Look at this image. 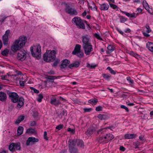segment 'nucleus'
Segmentation results:
<instances>
[{
	"instance_id": "nucleus-47",
	"label": "nucleus",
	"mask_w": 153,
	"mask_h": 153,
	"mask_svg": "<svg viewBox=\"0 0 153 153\" xmlns=\"http://www.w3.org/2000/svg\"><path fill=\"white\" fill-rule=\"evenodd\" d=\"M94 36L96 38L98 39L101 40H102V38L97 33H95L94 34Z\"/></svg>"
},
{
	"instance_id": "nucleus-24",
	"label": "nucleus",
	"mask_w": 153,
	"mask_h": 153,
	"mask_svg": "<svg viewBox=\"0 0 153 153\" xmlns=\"http://www.w3.org/2000/svg\"><path fill=\"white\" fill-rule=\"evenodd\" d=\"M98 102V99L95 98H92L88 101V102L93 106L95 105Z\"/></svg>"
},
{
	"instance_id": "nucleus-64",
	"label": "nucleus",
	"mask_w": 153,
	"mask_h": 153,
	"mask_svg": "<svg viewBox=\"0 0 153 153\" xmlns=\"http://www.w3.org/2000/svg\"><path fill=\"white\" fill-rule=\"evenodd\" d=\"M117 31L121 34L123 35L124 34V32L122 31L121 30L119 29L118 28H117Z\"/></svg>"
},
{
	"instance_id": "nucleus-12",
	"label": "nucleus",
	"mask_w": 153,
	"mask_h": 153,
	"mask_svg": "<svg viewBox=\"0 0 153 153\" xmlns=\"http://www.w3.org/2000/svg\"><path fill=\"white\" fill-rule=\"evenodd\" d=\"M10 33V30H8L5 31V34L3 36L2 39L4 45L7 46L8 44V37Z\"/></svg>"
},
{
	"instance_id": "nucleus-30",
	"label": "nucleus",
	"mask_w": 153,
	"mask_h": 153,
	"mask_svg": "<svg viewBox=\"0 0 153 153\" xmlns=\"http://www.w3.org/2000/svg\"><path fill=\"white\" fill-rule=\"evenodd\" d=\"M25 119L24 116H19L18 119L16 120L15 123L16 124H19L21 122L23 121Z\"/></svg>"
},
{
	"instance_id": "nucleus-4",
	"label": "nucleus",
	"mask_w": 153,
	"mask_h": 153,
	"mask_svg": "<svg viewBox=\"0 0 153 153\" xmlns=\"http://www.w3.org/2000/svg\"><path fill=\"white\" fill-rule=\"evenodd\" d=\"M56 54V52L54 50L48 51L44 55V60L47 62H53L55 59Z\"/></svg>"
},
{
	"instance_id": "nucleus-28",
	"label": "nucleus",
	"mask_w": 153,
	"mask_h": 153,
	"mask_svg": "<svg viewBox=\"0 0 153 153\" xmlns=\"http://www.w3.org/2000/svg\"><path fill=\"white\" fill-rule=\"evenodd\" d=\"M146 47L148 49L151 51L153 52V43L148 42L146 44Z\"/></svg>"
},
{
	"instance_id": "nucleus-56",
	"label": "nucleus",
	"mask_w": 153,
	"mask_h": 153,
	"mask_svg": "<svg viewBox=\"0 0 153 153\" xmlns=\"http://www.w3.org/2000/svg\"><path fill=\"white\" fill-rule=\"evenodd\" d=\"M7 17L5 16H1V18L0 19V22H2L4 21V20L7 18Z\"/></svg>"
},
{
	"instance_id": "nucleus-8",
	"label": "nucleus",
	"mask_w": 153,
	"mask_h": 153,
	"mask_svg": "<svg viewBox=\"0 0 153 153\" xmlns=\"http://www.w3.org/2000/svg\"><path fill=\"white\" fill-rule=\"evenodd\" d=\"M20 149V145L19 143H12L9 146V150L13 152H15L16 150H19Z\"/></svg>"
},
{
	"instance_id": "nucleus-41",
	"label": "nucleus",
	"mask_w": 153,
	"mask_h": 153,
	"mask_svg": "<svg viewBox=\"0 0 153 153\" xmlns=\"http://www.w3.org/2000/svg\"><path fill=\"white\" fill-rule=\"evenodd\" d=\"M43 98V94H40L38 95V97L37 98V101L39 102H41L42 101V99Z\"/></svg>"
},
{
	"instance_id": "nucleus-37",
	"label": "nucleus",
	"mask_w": 153,
	"mask_h": 153,
	"mask_svg": "<svg viewBox=\"0 0 153 153\" xmlns=\"http://www.w3.org/2000/svg\"><path fill=\"white\" fill-rule=\"evenodd\" d=\"M129 54L131 56L135 57L136 58H137L140 57V56L139 55L132 51H130L129 52Z\"/></svg>"
},
{
	"instance_id": "nucleus-51",
	"label": "nucleus",
	"mask_w": 153,
	"mask_h": 153,
	"mask_svg": "<svg viewBox=\"0 0 153 153\" xmlns=\"http://www.w3.org/2000/svg\"><path fill=\"white\" fill-rule=\"evenodd\" d=\"M133 145L135 148H137L140 145V144L138 142H134L133 143Z\"/></svg>"
},
{
	"instance_id": "nucleus-62",
	"label": "nucleus",
	"mask_w": 153,
	"mask_h": 153,
	"mask_svg": "<svg viewBox=\"0 0 153 153\" xmlns=\"http://www.w3.org/2000/svg\"><path fill=\"white\" fill-rule=\"evenodd\" d=\"M131 30L130 29L127 28L125 29L124 31L126 33H129L131 32Z\"/></svg>"
},
{
	"instance_id": "nucleus-32",
	"label": "nucleus",
	"mask_w": 153,
	"mask_h": 153,
	"mask_svg": "<svg viewBox=\"0 0 153 153\" xmlns=\"http://www.w3.org/2000/svg\"><path fill=\"white\" fill-rule=\"evenodd\" d=\"M9 52V50L8 49L6 48L2 51L1 54L3 56H8Z\"/></svg>"
},
{
	"instance_id": "nucleus-15",
	"label": "nucleus",
	"mask_w": 153,
	"mask_h": 153,
	"mask_svg": "<svg viewBox=\"0 0 153 153\" xmlns=\"http://www.w3.org/2000/svg\"><path fill=\"white\" fill-rule=\"evenodd\" d=\"M50 102L51 104L55 106H58L59 105L61 104V102L59 100H57L55 97H51Z\"/></svg>"
},
{
	"instance_id": "nucleus-38",
	"label": "nucleus",
	"mask_w": 153,
	"mask_h": 153,
	"mask_svg": "<svg viewBox=\"0 0 153 153\" xmlns=\"http://www.w3.org/2000/svg\"><path fill=\"white\" fill-rule=\"evenodd\" d=\"M71 153H76L77 152V149L75 147L69 148Z\"/></svg>"
},
{
	"instance_id": "nucleus-61",
	"label": "nucleus",
	"mask_w": 153,
	"mask_h": 153,
	"mask_svg": "<svg viewBox=\"0 0 153 153\" xmlns=\"http://www.w3.org/2000/svg\"><path fill=\"white\" fill-rule=\"evenodd\" d=\"M48 73L51 75L54 74H55V72L53 71H50L48 72Z\"/></svg>"
},
{
	"instance_id": "nucleus-60",
	"label": "nucleus",
	"mask_w": 153,
	"mask_h": 153,
	"mask_svg": "<svg viewBox=\"0 0 153 153\" xmlns=\"http://www.w3.org/2000/svg\"><path fill=\"white\" fill-rule=\"evenodd\" d=\"M59 98L61 99V100L64 102H67V100L63 98L61 96H60Z\"/></svg>"
},
{
	"instance_id": "nucleus-59",
	"label": "nucleus",
	"mask_w": 153,
	"mask_h": 153,
	"mask_svg": "<svg viewBox=\"0 0 153 153\" xmlns=\"http://www.w3.org/2000/svg\"><path fill=\"white\" fill-rule=\"evenodd\" d=\"M143 35L144 36H145L146 37H148L150 36L149 34H148V33H147L146 32H143Z\"/></svg>"
},
{
	"instance_id": "nucleus-39",
	"label": "nucleus",
	"mask_w": 153,
	"mask_h": 153,
	"mask_svg": "<svg viewBox=\"0 0 153 153\" xmlns=\"http://www.w3.org/2000/svg\"><path fill=\"white\" fill-rule=\"evenodd\" d=\"M89 7L92 10H97V7L94 3H92V4L91 5H89Z\"/></svg>"
},
{
	"instance_id": "nucleus-18",
	"label": "nucleus",
	"mask_w": 153,
	"mask_h": 153,
	"mask_svg": "<svg viewBox=\"0 0 153 153\" xmlns=\"http://www.w3.org/2000/svg\"><path fill=\"white\" fill-rule=\"evenodd\" d=\"M70 63V61L65 59L62 61V63L60 66L61 68H65Z\"/></svg>"
},
{
	"instance_id": "nucleus-25",
	"label": "nucleus",
	"mask_w": 153,
	"mask_h": 153,
	"mask_svg": "<svg viewBox=\"0 0 153 153\" xmlns=\"http://www.w3.org/2000/svg\"><path fill=\"white\" fill-rule=\"evenodd\" d=\"M121 12L130 18H133L137 16V14L135 13H129L126 12L122 11H121Z\"/></svg>"
},
{
	"instance_id": "nucleus-48",
	"label": "nucleus",
	"mask_w": 153,
	"mask_h": 153,
	"mask_svg": "<svg viewBox=\"0 0 153 153\" xmlns=\"http://www.w3.org/2000/svg\"><path fill=\"white\" fill-rule=\"evenodd\" d=\"M1 77L2 79L4 80H6L8 78H9V75L8 74L5 75H2L1 76Z\"/></svg>"
},
{
	"instance_id": "nucleus-44",
	"label": "nucleus",
	"mask_w": 153,
	"mask_h": 153,
	"mask_svg": "<svg viewBox=\"0 0 153 153\" xmlns=\"http://www.w3.org/2000/svg\"><path fill=\"white\" fill-rule=\"evenodd\" d=\"M119 17L120 22H124L127 21V19L125 18L123 16H120Z\"/></svg>"
},
{
	"instance_id": "nucleus-50",
	"label": "nucleus",
	"mask_w": 153,
	"mask_h": 153,
	"mask_svg": "<svg viewBox=\"0 0 153 153\" xmlns=\"http://www.w3.org/2000/svg\"><path fill=\"white\" fill-rule=\"evenodd\" d=\"M120 108H123L124 109H125L126 112H129V110L128 108H127L126 106H125L124 105H122L120 106Z\"/></svg>"
},
{
	"instance_id": "nucleus-42",
	"label": "nucleus",
	"mask_w": 153,
	"mask_h": 153,
	"mask_svg": "<svg viewBox=\"0 0 153 153\" xmlns=\"http://www.w3.org/2000/svg\"><path fill=\"white\" fill-rule=\"evenodd\" d=\"M107 69L108 70L110 73L113 74H116V71L113 70L112 68L109 66L107 68Z\"/></svg>"
},
{
	"instance_id": "nucleus-23",
	"label": "nucleus",
	"mask_w": 153,
	"mask_h": 153,
	"mask_svg": "<svg viewBox=\"0 0 153 153\" xmlns=\"http://www.w3.org/2000/svg\"><path fill=\"white\" fill-rule=\"evenodd\" d=\"M108 51H106L108 54H110L115 49V48L112 45H109L107 47Z\"/></svg>"
},
{
	"instance_id": "nucleus-2",
	"label": "nucleus",
	"mask_w": 153,
	"mask_h": 153,
	"mask_svg": "<svg viewBox=\"0 0 153 153\" xmlns=\"http://www.w3.org/2000/svg\"><path fill=\"white\" fill-rule=\"evenodd\" d=\"M8 94L13 102L15 103L18 102L16 106L17 108H20L24 105L25 100L23 97H21L19 98L18 94L14 92H10Z\"/></svg>"
},
{
	"instance_id": "nucleus-55",
	"label": "nucleus",
	"mask_w": 153,
	"mask_h": 153,
	"mask_svg": "<svg viewBox=\"0 0 153 153\" xmlns=\"http://www.w3.org/2000/svg\"><path fill=\"white\" fill-rule=\"evenodd\" d=\"M47 132L46 131H45L44 134V139L46 140H48V138L47 137Z\"/></svg>"
},
{
	"instance_id": "nucleus-54",
	"label": "nucleus",
	"mask_w": 153,
	"mask_h": 153,
	"mask_svg": "<svg viewBox=\"0 0 153 153\" xmlns=\"http://www.w3.org/2000/svg\"><path fill=\"white\" fill-rule=\"evenodd\" d=\"M26 82L25 80L23 81L20 80L19 81L20 85L21 86H24L25 85V83Z\"/></svg>"
},
{
	"instance_id": "nucleus-5",
	"label": "nucleus",
	"mask_w": 153,
	"mask_h": 153,
	"mask_svg": "<svg viewBox=\"0 0 153 153\" xmlns=\"http://www.w3.org/2000/svg\"><path fill=\"white\" fill-rule=\"evenodd\" d=\"M72 22L76 25L78 28L83 29H85V24L83 20L80 17L77 16L74 17L72 19Z\"/></svg>"
},
{
	"instance_id": "nucleus-33",
	"label": "nucleus",
	"mask_w": 153,
	"mask_h": 153,
	"mask_svg": "<svg viewBox=\"0 0 153 153\" xmlns=\"http://www.w3.org/2000/svg\"><path fill=\"white\" fill-rule=\"evenodd\" d=\"M26 133L27 134H36V130L33 128H28L26 131Z\"/></svg>"
},
{
	"instance_id": "nucleus-11",
	"label": "nucleus",
	"mask_w": 153,
	"mask_h": 153,
	"mask_svg": "<svg viewBox=\"0 0 153 153\" xmlns=\"http://www.w3.org/2000/svg\"><path fill=\"white\" fill-rule=\"evenodd\" d=\"M85 53L86 55H89L91 52L93 51L92 45L91 44L82 46Z\"/></svg>"
},
{
	"instance_id": "nucleus-3",
	"label": "nucleus",
	"mask_w": 153,
	"mask_h": 153,
	"mask_svg": "<svg viewBox=\"0 0 153 153\" xmlns=\"http://www.w3.org/2000/svg\"><path fill=\"white\" fill-rule=\"evenodd\" d=\"M32 56L36 57L37 59H39L41 57L42 52L41 46L39 45H37L31 46L30 48Z\"/></svg>"
},
{
	"instance_id": "nucleus-21",
	"label": "nucleus",
	"mask_w": 153,
	"mask_h": 153,
	"mask_svg": "<svg viewBox=\"0 0 153 153\" xmlns=\"http://www.w3.org/2000/svg\"><path fill=\"white\" fill-rule=\"evenodd\" d=\"M76 139L70 140L68 141V146L69 148L75 147L76 145Z\"/></svg>"
},
{
	"instance_id": "nucleus-52",
	"label": "nucleus",
	"mask_w": 153,
	"mask_h": 153,
	"mask_svg": "<svg viewBox=\"0 0 153 153\" xmlns=\"http://www.w3.org/2000/svg\"><path fill=\"white\" fill-rule=\"evenodd\" d=\"M92 110V109L91 108H84V111L85 112H89Z\"/></svg>"
},
{
	"instance_id": "nucleus-46",
	"label": "nucleus",
	"mask_w": 153,
	"mask_h": 153,
	"mask_svg": "<svg viewBox=\"0 0 153 153\" xmlns=\"http://www.w3.org/2000/svg\"><path fill=\"white\" fill-rule=\"evenodd\" d=\"M95 110L97 111H101L102 110V108L101 106H98L96 107Z\"/></svg>"
},
{
	"instance_id": "nucleus-29",
	"label": "nucleus",
	"mask_w": 153,
	"mask_h": 153,
	"mask_svg": "<svg viewBox=\"0 0 153 153\" xmlns=\"http://www.w3.org/2000/svg\"><path fill=\"white\" fill-rule=\"evenodd\" d=\"M98 118L100 120H105L108 118V117L107 115L103 114H99L98 115Z\"/></svg>"
},
{
	"instance_id": "nucleus-57",
	"label": "nucleus",
	"mask_w": 153,
	"mask_h": 153,
	"mask_svg": "<svg viewBox=\"0 0 153 153\" xmlns=\"http://www.w3.org/2000/svg\"><path fill=\"white\" fill-rule=\"evenodd\" d=\"M59 61H55L53 63V67H56V66L59 63Z\"/></svg>"
},
{
	"instance_id": "nucleus-22",
	"label": "nucleus",
	"mask_w": 153,
	"mask_h": 153,
	"mask_svg": "<svg viewBox=\"0 0 153 153\" xmlns=\"http://www.w3.org/2000/svg\"><path fill=\"white\" fill-rule=\"evenodd\" d=\"M80 63L79 61L75 62L74 63L70 64L68 66V67L71 69H72L73 68L78 67L80 65Z\"/></svg>"
},
{
	"instance_id": "nucleus-43",
	"label": "nucleus",
	"mask_w": 153,
	"mask_h": 153,
	"mask_svg": "<svg viewBox=\"0 0 153 153\" xmlns=\"http://www.w3.org/2000/svg\"><path fill=\"white\" fill-rule=\"evenodd\" d=\"M109 5L110 7L113 9H115L117 10H118V8L116 5L111 3H110Z\"/></svg>"
},
{
	"instance_id": "nucleus-9",
	"label": "nucleus",
	"mask_w": 153,
	"mask_h": 153,
	"mask_svg": "<svg viewBox=\"0 0 153 153\" xmlns=\"http://www.w3.org/2000/svg\"><path fill=\"white\" fill-rule=\"evenodd\" d=\"M90 37L89 35L87 34L82 36V46L91 44Z\"/></svg>"
},
{
	"instance_id": "nucleus-6",
	"label": "nucleus",
	"mask_w": 153,
	"mask_h": 153,
	"mask_svg": "<svg viewBox=\"0 0 153 153\" xmlns=\"http://www.w3.org/2000/svg\"><path fill=\"white\" fill-rule=\"evenodd\" d=\"M114 137V136L112 134H108L105 136L100 137L99 141L100 143L103 142L104 143H106L112 140Z\"/></svg>"
},
{
	"instance_id": "nucleus-34",
	"label": "nucleus",
	"mask_w": 153,
	"mask_h": 153,
	"mask_svg": "<svg viewBox=\"0 0 153 153\" xmlns=\"http://www.w3.org/2000/svg\"><path fill=\"white\" fill-rule=\"evenodd\" d=\"M47 76L48 80L51 82H54V80L57 78V77L55 76Z\"/></svg>"
},
{
	"instance_id": "nucleus-58",
	"label": "nucleus",
	"mask_w": 153,
	"mask_h": 153,
	"mask_svg": "<svg viewBox=\"0 0 153 153\" xmlns=\"http://www.w3.org/2000/svg\"><path fill=\"white\" fill-rule=\"evenodd\" d=\"M68 131L71 132V133H73V134L74 133V132H75L74 130L69 128H68Z\"/></svg>"
},
{
	"instance_id": "nucleus-7",
	"label": "nucleus",
	"mask_w": 153,
	"mask_h": 153,
	"mask_svg": "<svg viewBox=\"0 0 153 153\" xmlns=\"http://www.w3.org/2000/svg\"><path fill=\"white\" fill-rule=\"evenodd\" d=\"M65 12L71 16H76L78 14L77 11L74 8L71 7L69 5H67L65 9Z\"/></svg>"
},
{
	"instance_id": "nucleus-1",
	"label": "nucleus",
	"mask_w": 153,
	"mask_h": 153,
	"mask_svg": "<svg viewBox=\"0 0 153 153\" xmlns=\"http://www.w3.org/2000/svg\"><path fill=\"white\" fill-rule=\"evenodd\" d=\"M27 42V38L25 36H21L19 38L16 40L11 47V50L13 52L22 48Z\"/></svg>"
},
{
	"instance_id": "nucleus-31",
	"label": "nucleus",
	"mask_w": 153,
	"mask_h": 153,
	"mask_svg": "<svg viewBox=\"0 0 153 153\" xmlns=\"http://www.w3.org/2000/svg\"><path fill=\"white\" fill-rule=\"evenodd\" d=\"M23 128L22 127L19 126L17 129V135L18 136L21 135L23 132Z\"/></svg>"
},
{
	"instance_id": "nucleus-17",
	"label": "nucleus",
	"mask_w": 153,
	"mask_h": 153,
	"mask_svg": "<svg viewBox=\"0 0 153 153\" xmlns=\"http://www.w3.org/2000/svg\"><path fill=\"white\" fill-rule=\"evenodd\" d=\"M96 128L94 126H92L89 128L86 131L85 133L87 136L91 135L94 131L96 130Z\"/></svg>"
},
{
	"instance_id": "nucleus-10",
	"label": "nucleus",
	"mask_w": 153,
	"mask_h": 153,
	"mask_svg": "<svg viewBox=\"0 0 153 153\" xmlns=\"http://www.w3.org/2000/svg\"><path fill=\"white\" fill-rule=\"evenodd\" d=\"M26 52L23 49L19 51L18 53L17 58L19 60L23 61L24 60L26 57Z\"/></svg>"
},
{
	"instance_id": "nucleus-40",
	"label": "nucleus",
	"mask_w": 153,
	"mask_h": 153,
	"mask_svg": "<svg viewBox=\"0 0 153 153\" xmlns=\"http://www.w3.org/2000/svg\"><path fill=\"white\" fill-rule=\"evenodd\" d=\"M76 55L77 56L80 58H82L84 56V53L82 51H80L79 52L77 53Z\"/></svg>"
},
{
	"instance_id": "nucleus-63",
	"label": "nucleus",
	"mask_w": 153,
	"mask_h": 153,
	"mask_svg": "<svg viewBox=\"0 0 153 153\" xmlns=\"http://www.w3.org/2000/svg\"><path fill=\"white\" fill-rule=\"evenodd\" d=\"M62 114L64 115H67V111L65 110H64L62 111Z\"/></svg>"
},
{
	"instance_id": "nucleus-45",
	"label": "nucleus",
	"mask_w": 153,
	"mask_h": 153,
	"mask_svg": "<svg viewBox=\"0 0 153 153\" xmlns=\"http://www.w3.org/2000/svg\"><path fill=\"white\" fill-rule=\"evenodd\" d=\"M96 66V65H90V64L88 63L87 65V67L89 68L90 69H94Z\"/></svg>"
},
{
	"instance_id": "nucleus-36",
	"label": "nucleus",
	"mask_w": 153,
	"mask_h": 153,
	"mask_svg": "<svg viewBox=\"0 0 153 153\" xmlns=\"http://www.w3.org/2000/svg\"><path fill=\"white\" fill-rule=\"evenodd\" d=\"M145 32L149 33L151 31V30L148 24H146L145 27L144 29Z\"/></svg>"
},
{
	"instance_id": "nucleus-19",
	"label": "nucleus",
	"mask_w": 153,
	"mask_h": 153,
	"mask_svg": "<svg viewBox=\"0 0 153 153\" xmlns=\"http://www.w3.org/2000/svg\"><path fill=\"white\" fill-rule=\"evenodd\" d=\"M109 7V5L108 4L104 3L100 4V9L101 10H108Z\"/></svg>"
},
{
	"instance_id": "nucleus-14",
	"label": "nucleus",
	"mask_w": 153,
	"mask_h": 153,
	"mask_svg": "<svg viewBox=\"0 0 153 153\" xmlns=\"http://www.w3.org/2000/svg\"><path fill=\"white\" fill-rule=\"evenodd\" d=\"M143 5L145 9L150 14H153V9L150 7L145 0L143 1Z\"/></svg>"
},
{
	"instance_id": "nucleus-26",
	"label": "nucleus",
	"mask_w": 153,
	"mask_h": 153,
	"mask_svg": "<svg viewBox=\"0 0 153 153\" xmlns=\"http://www.w3.org/2000/svg\"><path fill=\"white\" fill-rule=\"evenodd\" d=\"M136 134H126L125 135V138L126 139H132L135 138L136 137Z\"/></svg>"
},
{
	"instance_id": "nucleus-35",
	"label": "nucleus",
	"mask_w": 153,
	"mask_h": 153,
	"mask_svg": "<svg viewBox=\"0 0 153 153\" xmlns=\"http://www.w3.org/2000/svg\"><path fill=\"white\" fill-rule=\"evenodd\" d=\"M102 76L103 78L107 80H109L111 77V75L109 74H102Z\"/></svg>"
},
{
	"instance_id": "nucleus-16",
	"label": "nucleus",
	"mask_w": 153,
	"mask_h": 153,
	"mask_svg": "<svg viewBox=\"0 0 153 153\" xmlns=\"http://www.w3.org/2000/svg\"><path fill=\"white\" fill-rule=\"evenodd\" d=\"M81 45L77 44L74 47V50L72 52V54L73 55H76L77 53L81 51Z\"/></svg>"
},
{
	"instance_id": "nucleus-20",
	"label": "nucleus",
	"mask_w": 153,
	"mask_h": 153,
	"mask_svg": "<svg viewBox=\"0 0 153 153\" xmlns=\"http://www.w3.org/2000/svg\"><path fill=\"white\" fill-rule=\"evenodd\" d=\"M76 143L77 146L80 147L82 149H83L84 147V142L80 139H76Z\"/></svg>"
},
{
	"instance_id": "nucleus-13",
	"label": "nucleus",
	"mask_w": 153,
	"mask_h": 153,
	"mask_svg": "<svg viewBox=\"0 0 153 153\" xmlns=\"http://www.w3.org/2000/svg\"><path fill=\"white\" fill-rule=\"evenodd\" d=\"M39 141V139L37 138H36L35 137H29L27 140L26 145L27 146L32 145L35 143L38 142Z\"/></svg>"
},
{
	"instance_id": "nucleus-53",
	"label": "nucleus",
	"mask_w": 153,
	"mask_h": 153,
	"mask_svg": "<svg viewBox=\"0 0 153 153\" xmlns=\"http://www.w3.org/2000/svg\"><path fill=\"white\" fill-rule=\"evenodd\" d=\"M63 125L62 124H60L57 126L56 127V129H58V130H60L61 129H62L63 128Z\"/></svg>"
},
{
	"instance_id": "nucleus-27",
	"label": "nucleus",
	"mask_w": 153,
	"mask_h": 153,
	"mask_svg": "<svg viewBox=\"0 0 153 153\" xmlns=\"http://www.w3.org/2000/svg\"><path fill=\"white\" fill-rule=\"evenodd\" d=\"M7 98L6 94L2 91L0 92V100L3 101L6 100Z\"/></svg>"
},
{
	"instance_id": "nucleus-49",
	"label": "nucleus",
	"mask_w": 153,
	"mask_h": 153,
	"mask_svg": "<svg viewBox=\"0 0 153 153\" xmlns=\"http://www.w3.org/2000/svg\"><path fill=\"white\" fill-rule=\"evenodd\" d=\"M126 79L130 83L133 84L134 83V81L133 80L131 79L130 77H127L126 78Z\"/></svg>"
}]
</instances>
